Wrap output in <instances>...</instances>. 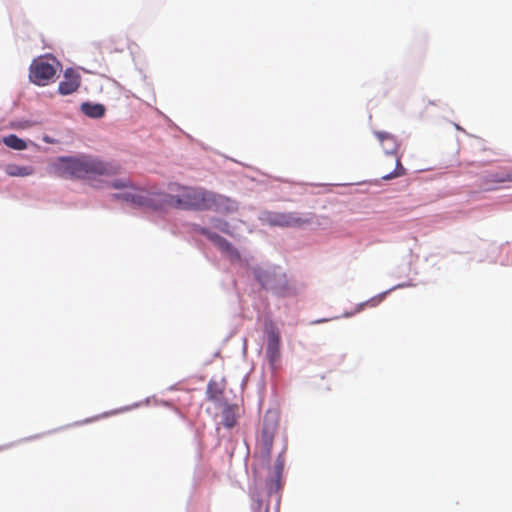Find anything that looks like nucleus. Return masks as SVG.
Returning a JSON list of instances; mask_svg holds the SVG:
<instances>
[{"instance_id":"f257e3e1","label":"nucleus","mask_w":512,"mask_h":512,"mask_svg":"<svg viewBox=\"0 0 512 512\" xmlns=\"http://www.w3.org/2000/svg\"><path fill=\"white\" fill-rule=\"evenodd\" d=\"M208 190L197 187L183 186L170 183L167 192H152L148 190H135L134 193L124 195L127 201L134 206L151 209L172 207L181 210L204 211L207 207Z\"/></svg>"},{"instance_id":"f03ea898","label":"nucleus","mask_w":512,"mask_h":512,"mask_svg":"<svg viewBox=\"0 0 512 512\" xmlns=\"http://www.w3.org/2000/svg\"><path fill=\"white\" fill-rule=\"evenodd\" d=\"M56 172L64 178L86 179L96 176H114L122 167L116 161H104L91 155L60 157L55 164Z\"/></svg>"},{"instance_id":"7ed1b4c3","label":"nucleus","mask_w":512,"mask_h":512,"mask_svg":"<svg viewBox=\"0 0 512 512\" xmlns=\"http://www.w3.org/2000/svg\"><path fill=\"white\" fill-rule=\"evenodd\" d=\"M56 60L39 57L32 61L29 69L31 82L38 86H46L53 80L56 74Z\"/></svg>"},{"instance_id":"20e7f679","label":"nucleus","mask_w":512,"mask_h":512,"mask_svg":"<svg viewBox=\"0 0 512 512\" xmlns=\"http://www.w3.org/2000/svg\"><path fill=\"white\" fill-rule=\"evenodd\" d=\"M263 220L271 226L279 227H303L310 223L308 218H303L295 212H267Z\"/></svg>"},{"instance_id":"39448f33","label":"nucleus","mask_w":512,"mask_h":512,"mask_svg":"<svg viewBox=\"0 0 512 512\" xmlns=\"http://www.w3.org/2000/svg\"><path fill=\"white\" fill-rule=\"evenodd\" d=\"M208 201L205 203L207 206L205 210H215L219 213H233L237 211L238 204L236 201L230 199L229 197L214 193L212 191H208Z\"/></svg>"},{"instance_id":"423d86ee","label":"nucleus","mask_w":512,"mask_h":512,"mask_svg":"<svg viewBox=\"0 0 512 512\" xmlns=\"http://www.w3.org/2000/svg\"><path fill=\"white\" fill-rule=\"evenodd\" d=\"M280 344L281 338L279 331L273 324H270L269 327H267L266 356L272 367H275L280 359Z\"/></svg>"},{"instance_id":"0eeeda50","label":"nucleus","mask_w":512,"mask_h":512,"mask_svg":"<svg viewBox=\"0 0 512 512\" xmlns=\"http://www.w3.org/2000/svg\"><path fill=\"white\" fill-rule=\"evenodd\" d=\"M81 84V76L72 68L64 72L63 80L59 83L58 92L61 95H69L78 90Z\"/></svg>"},{"instance_id":"6e6552de","label":"nucleus","mask_w":512,"mask_h":512,"mask_svg":"<svg viewBox=\"0 0 512 512\" xmlns=\"http://www.w3.org/2000/svg\"><path fill=\"white\" fill-rule=\"evenodd\" d=\"M210 241L231 260L240 259V254L238 250L222 236L215 233L214 235L211 236Z\"/></svg>"},{"instance_id":"1a4fd4ad","label":"nucleus","mask_w":512,"mask_h":512,"mask_svg":"<svg viewBox=\"0 0 512 512\" xmlns=\"http://www.w3.org/2000/svg\"><path fill=\"white\" fill-rule=\"evenodd\" d=\"M376 137L380 141L384 152L387 155H395L397 154L399 143L395 136L386 132H375Z\"/></svg>"},{"instance_id":"9d476101","label":"nucleus","mask_w":512,"mask_h":512,"mask_svg":"<svg viewBox=\"0 0 512 512\" xmlns=\"http://www.w3.org/2000/svg\"><path fill=\"white\" fill-rule=\"evenodd\" d=\"M7 175L11 177H26L34 173V168L31 166H20L17 164H8L4 168Z\"/></svg>"},{"instance_id":"9b49d317","label":"nucleus","mask_w":512,"mask_h":512,"mask_svg":"<svg viewBox=\"0 0 512 512\" xmlns=\"http://www.w3.org/2000/svg\"><path fill=\"white\" fill-rule=\"evenodd\" d=\"M81 111L88 117L101 118L105 114V107L102 104L83 103Z\"/></svg>"},{"instance_id":"f8f14e48","label":"nucleus","mask_w":512,"mask_h":512,"mask_svg":"<svg viewBox=\"0 0 512 512\" xmlns=\"http://www.w3.org/2000/svg\"><path fill=\"white\" fill-rule=\"evenodd\" d=\"M111 186L115 189H121V188H130L132 189L131 191L129 192H125V193H122V194H119V195H116L117 198H120L122 199L123 201H126L128 202L124 195L127 194V193H134L135 190H139L138 188H135L132 184V182L130 181V179L128 178H124V179H119V180H115L111 183ZM130 203H132L131 201H129Z\"/></svg>"},{"instance_id":"ddd939ff","label":"nucleus","mask_w":512,"mask_h":512,"mask_svg":"<svg viewBox=\"0 0 512 512\" xmlns=\"http://www.w3.org/2000/svg\"><path fill=\"white\" fill-rule=\"evenodd\" d=\"M3 143L15 150H24L27 145L24 140L16 136L15 134H10L3 138Z\"/></svg>"},{"instance_id":"4468645a","label":"nucleus","mask_w":512,"mask_h":512,"mask_svg":"<svg viewBox=\"0 0 512 512\" xmlns=\"http://www.w3.org/2000/svg\"><path fill=\"white\" fill-rule=\"evenodd\" d=\"M236 424V418L231 408H227L223 412V425L226 428H233Z\"/></svg>"},{"instance_id":"2eb2a0df","label":"nucleus","mask_w":512,"mask_h":512,"mask_svg":"<svg viewBox=\"0 0 512 512\" xmlns=\"http://www.w3.org/2000/svg\"><path fill=\"white\" fill-rule=\"evenodd\" d=\"M405 174V169L403 168L400 158L396 156V168L392 173L384 175L382 178L384 180H390Z\"/></svg>"},{"instance_id":"dca6fc26","label":"nucleus","mask_w":512,"mask_h":512,"mask_svg":"<svg viewBox=\"0 0 512 512\" xmlns=\"http://www.w3.org/2000/svg\"><path fill=\"white\" fill-rule=\"evenodd\" d=\"M222 393L221 389H219L218 385L214 381H210L207 386V395L209 399H218L220 394Z\"/></svg>"},{"instance_id":"f3484780","label":"nucleus","mask_w":512,"mask_h":512,"mask_svg":"<svg viewBox=\"0 0 512 512\" xmlns=\"http://www.w3.org/2000/svg\"><path fill=\"white\" fill-rule=\"evenodd\" d=\"M262 441L268 448L271 447L273 442V432L270 431L266 426L262 430Z\"/></svg>"},{"instance_id":"a211bd4d","label":"nucleus","mask_w":512,"mask_h":512,"mask_svg":"<svg viewBox=\"0 0 512 512\" xmlns=\"http://www.w3.org/2000/svg\"><path fill=\"white\" fill-rule=\"evenodd\" d=\"M492 177H493V182H497V183L506 182V181L512 182V170L507 173L492 175Z\"/></svg>"},{"instance_id":"6ab92c4d","label":"nucleus","mask_w":512,"mask_h":512,"mask_svg":"<svg viewBox=\"0 0 512 512\" xmlns=\"http://www.w3.org/2000/svg\"><path fill=\"white\" fill-rule=\"evenodd\" d=\"M193 231L206 236L209 240H211V236L215 234L214 232H211L209 229L200 225H193Z\"/></svg>"},{"instance_id":"aec40b11","label":"nucleus","mask_w":512,"mask_h":512,"mask_svg":"<svg viewBox=\"0 0 512 512\" xmlns=\"http://www.w3.org/2000/svg\"><path fill=\"white\" fill-rule=\"evenodd\" d=\"M227 226H228V224L226 222H223L220 225H216V227H218L222 232H225V233L228 232L226 229Z\"/></svg>"}]
</instances>
